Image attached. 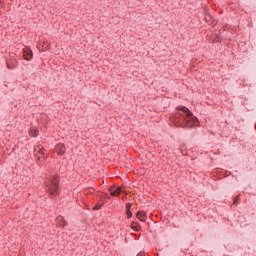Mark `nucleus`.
I'll list each match as a JSON object with an SVG mask.
<instances>
[{"mask_svg": "<svg viewBox=\"0 0 256 256\" xmlns=\"http://www.w3.org/2000/svg\"><path fill=\"white\" fill-rule=\"evenodd\" d=\"M175 123L181 127L191 129L192 127H197L199 120L193 116L187 107L182 106L177 109Z\"/></svg>", "mask_w": 256, "mask_h": 256, "instance_id": "nucleus-1", "label": "nucleus"}, {"mask_svg": "<svg viewBox=\"0 0 256 256\" xmlns=\"http://www.w3.org/2000/svg\"><path fill=\"white\" fill-rule=\"evenodd\" d=\"M46 187L50 192V195H55L59 191V179L57 176H52L47 182Z\"/></svg>", "mask_w": 256, "mask_h": 256, "instance_id": "nucleus-2", "label": "nucleus"}, {"mask_svg": "<svg viewBox=\"0 0 256 256\" xmlns=\"http://www.w3.org/2000/svg\"><path fill=\"white\" fill-rule=\"evenodd\" d=\"M34 153L38 161H45V159H47V156H45V152L43 151V146L41 145L34 148Z\"/></svg>", "mask_w": 256, "mask_h": 256, "instance_id": "nucleus-3", "label": "nucleus"}, {"mask_svg": "<svg viewBox=\"0 0 256 256\" xmlns=\"http://www.w3.org/2000/svg\"><path fill=\"white\" fill-rule=\"evenodd\" d=\"M110 194L112 195V197H119V195H121V193H125V189L123 187H116V186H111L110 189Z\"/></svg>", "mask_w": 256, "mask_h": 256, "instance_id": "nucleus-4", "label": "nucleus"}, {"mask_svg": "<svg viewBox=\"0 0 256 256\" xmlns=\"http://www.w3.org/2000/svg\"><path fill=\"white\" fill-rule=\"evenodd\" d=\"M23 55H24V59H26V61H31V58L33 57V51H31V49H29V48H25L23 50Z\"/></svg>", "mask_w": 256, "mask_h": 256, "instance_id": "nucleus-5", "label": "nucleus"}, {"mask_svg": "<svg viewBox=\"0 0 256 256\" xmlns=\"http://www.w3.org/2000/svg\"><path fill=\"white\" fill-rule=\"evenodd\" d=\"M55 151L58 155H63L66 151L65 144H57L55 147Z\"/></svg>", "mask_w": 256, "mask_h": 256, "instance_id": "nucleus-6", "label": "nucleus"}, {"mask_svg": "<svg viewBox=\"0 0 256 256\" xmlns=\"http://www.w3.org/2000/svg\"><path fill=\"white\" fill-rule=\"evenodd\" d=\"M56 223H58L60 227H65V225H67V222H65V218H63V216H58L56 218Z\"/></svg>", "mask_w": 256, "mask_h": 256, "instance_id": "nucleus-7", "label": "nucleus"}, {"mask_svg": "<svg viewBox=\"0 0 256 256\" xmlns=\"http://www.w3.org/2000/svg\"><path fill=\"white\" fill-rule=\"evenodd\" d=\"M137 219H139V221H145V219H147V214H145L144 211H139L137 213Z\"/></svg>", "mask_w": 256, "mask_h": 256, "instance_id": "nucleus-8", "label": "nucleus"}, {"mask_svg": "<svg viewBox=\"0 0 256 256\" xmlns=\"http://www.w3.org/2000/svg\"><path fill=\"white\" fill-rule=\"evenodd\" d=\"M29 134L31 137H37V135H39V130L36 129V128H32L30 131H29Z\"/></svg>", "mask_w": 256, "mask_h": 256, "instance_id": "nucleus-9", "label": "nucleus"}, {"mask_svg": "<svg viewBox=\"0 0 256 256\" xmlns=\"http://www.w3.org/2000/svg\"><path fill=\"white\" fill-rule=\"evenodd\" d=\"M126 215L128 219H131L133 217V213L131 212V210H126Z\"/></svg>", "mask_w": 256, "mask_h": 256, "instance_id": "nucleus-10", "label": "nucleus"}, {"mask_svg": "<svg viewBox=\"0 0 256 256\" xmlns=\"http://www.w3.org/2000/svg\"><path fill=\"white\" fill-rule=\"evenodd\" d=\"M132 229L134 231H139V226L137 224H132Z\"/></svg>", "mask_w": 256, "mask_h": 256, "instance_id": "nucleus-11", "label": "nucleus"}, {"mask_svg": "<svg viewBox=\"0 0 256 256\" xmlns=\"http://www.w3.org/2000/svg\"><path fill=\"white\" fill-rule=\"evenodd\" d=\"M102 205L101 204H97L93 209L94 211H99V209H101Z\"/></svg>", "mask_w": 256, "mask_h": 256, "instance_id": "nucleus-12", "label": "nucleus"}, {"mask_svg": "<svg viewBox=\"0 0 256 256\" xmlns=\"http://www.w3.org/2000/svg\"><path fill=\"white\" fill-rule=\"evenodd\" d=\"M126 211H131V203L126 204Z\"/></svg>", "mask_w": 256, "mask_h": 256, "instance_id": "nucleus-13", "label": "nucleus"}, {"mask_svg": "<svg viewBox=\"0 0 256 256\" xmlns=\"http://www.w3.org/2000/svg\"><path fill=\"white\" fill-rule=\"evenodd\" d=\"M137 256H145V253L141 252Z\"/></svg>", "mask_w": 256, "mask_h": 256, "instance_id": "nucleus-14", "label": "nucleus"}, {"mask_svg": "<svg viewBox=\"0 0 256 256\" xmlns=\"http://www.w3.org/2000/svg\"><path fill=\"white\" fill-rule=\"evenodd\" d=\"M8 69H13V67H11V66L8 65Z\"/></svg>", "mask_w": 256, "mask_h": 256, "instance_id": "nucleus-15", "label": "nucleus"}, {"mask_svg": "<svg viewBox=\"0 0 256 256\" xmlns=\"http://www.w3.org/2000/svg\"><path fill=\"white\" fill-rule=\"evenodd\" d=\"M45 50H47V44H46L45 49L43 51H45Z\"/></svg>", "mask_w": 256, "mask_h": 256, "instance_id": "nucleus-16", "label": "nucleus"}]
</instances>
